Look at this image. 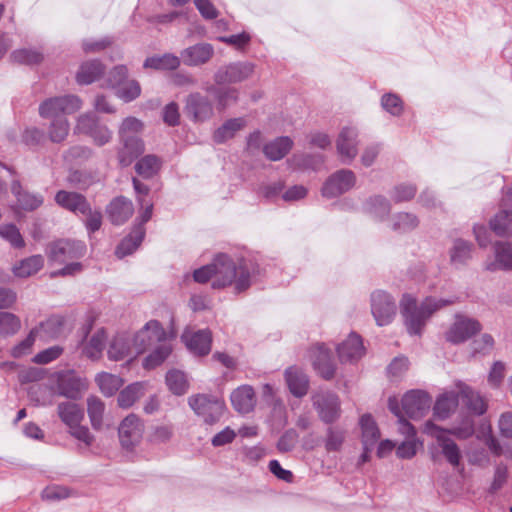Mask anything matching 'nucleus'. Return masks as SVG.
<instances>
[{"label": "nucleus", "mask_w": 512, "mask_h": 512, "mask_svg": "<svg viewBox=\"0 0 512 512\" xmlns=\"http://www.w3.org/2000/svg\"><path fill=\"white\" fill-rule=\"evenodd\" d=\"M188 404L195 414L209 425L218 422L226 410L225 402L222 398L208 394L190 396Z\"/></svg>", "instance_id": "4"}, {"label": "nucleus", "mask_w": 512, "mask_h": 512, "mask_svg": "<svg viewBox=\"0 0 512 512\" xmlns=\"http://www.w3.org/2000/svg\"><path fill=\"white\" fill-rule=\"evenodd\" d=\"M140 94L141 87L136 80H126L123 85L116 90V95L125 102L135 100Z\"/></svg>", "instance_id": "62"}, {"label": "nucleus", "mask_w": 512, "mask_h": 512, "mask_svg": "<svg viewBox=\"0 0 512 512\" xmlns=\"http://www.w3.org/2000/svg\"><path fill=\"white\" fill-rule=\"evenodd\" d=\"M11 193L16 198L17 206L25 211L36 210L44 202V198L41 194L25 190L17 180L13 181L11 184Z\"/></svg>", "instance_id": "26"}, {"label": "nucleus", "mask_w": 512, "mask_h": 512, "mask_svg": "<svg viewBox=\"0 0 512 512\" xmlns=\"http://www.w3.org/2000/svg\"><path fill=\"white\" fill-rule=\"evenodd\" d=\"M168 337L169 335L159 321L150 320L135 334L133 346L139 354L153 345L166 342Z\"/></svg>", "instance_id": "10"}, {"label": "nucleus", "mask_w": 512, "mask_h": 512, "mask_svg": "<svg viewBox=\"0 0 512 512\" xmlns=\"http://www.w3.org/2000/svg\"><path fill=\"white\" fill-rule=\"evenodd\" d=\"M388 407L390 411L399 418L398 423L399 427L398 430L401 434L406 436V439L409 438H416L415 434V428L413 425H411L407 420L404 419L402 411L399 407V401L396 397H390L388 400Z\"/></svg>", "instance_id": "52"}, {"label": "nucleus", "mask_w": 512, "mask_h": 512, "mask_svg": "<svg viewBox=\"0 0 512 512\" xmlns=\"http://www.w3.org/2000/svg\"><path fill=\"white\" fill-rule=\"evenodd\" d=\"M312 404L320 420L326 424H331L340 417L339 397L331 391H318L313 394Z\"/></svg>", "instance_id": "9"}, {"label": "nucleus", "mask_w": 512, "mask_h": 512, "mask_svg": "<svg viewBox=\"0 0 512 512\" xmlns=\"http://www.w3.org/2000/svg\"><path fill=\"white\" fill-rule=\"evenodd\" d=\"M144 422L136 414L127 415L119 424L118 437L120 445L127 451H132L143 438Z\"/></svg>", "instance_id": "7"}, {"label": "nucleus", "mask_w": 512, "mask_h": 512, "mask_svg": "<svg viewBox=\"0 0 512 512\" xmlns=\"http://www.w3.org/2000/svg\"><path fill=\"white\" fill-rule=\"evenodd\" d=\"M490 229L499 237H512V211L501 210L489 222Z\"/></svg>", "instance_id": "44"}, {"label": "nucleus", "mask_w": 512, "mask_h": 512, "mask_svg": "<svg viewBox=\"0 0 512 512\" xmlns=\"http://www.w3.org/2000/svg\"><path fill=\"white\" fill-rule=\"evenodd\" d=\"M457 298L426 297L421 303L408 294L403 295L400 301V311L404 325L410 335L421 336L432 315L440 309L452 305Z\"/></svg>", "instance_id": "2"}, {"label": "nucleus", "mask_w": 512, "mask_h": 512, "mask_svg": "<svg viewBox=\"0 0 512 512\" xmlns=\"http://www.w3.org/2000/svg\"><path fill=\"white\" fill-rule=\"evenodd\" d=\"M86 402L90 423L95 430H100L103 425L105 403L95 395H90Z\"/></svg>", "instance_id": "47"}, {"label": "nucleus", "mask_w": 512, "mask_h": 512, "mask_svg": "<svg viewBox=\"0 0 512 512\" xmlns=\"http://www.w3.org/2000/svg\"><path fill=\"white\" fill-rule=\"evenodd\" d=\"M106 212L113 224L122 225L133 215L134 206L131 200L124 196H119L109 203Z\"/></svg>", "instance_id": "25"}, {"label": "nucleus", "mask_w": 512, "mask_h": 512, "mask_svg": "<svg viewBox=\"0 0 512 512\" xmlns=\"http://www.w3.org/2000/svg\"><path fill=\"white\" fill-rule=\"evenodd\" d=\"M160 165L161 162L157 156L146 155L136 163L135 170L141 177L149 179L157 173Z\"/></svg>", "instance_id": "53"}, {"label": "nucleus", "mask_w": 512, "mask_h": 512, "mask_svg": "<svg viewBox=\"0 0 512 512\" xmlns=\"http://www.w3.org/2000/svg\"><path fill=\"white\" fill-rule=\"evenodd\" d=\"M186 111L194 121L202 122L213 115V106L207 97L200 93H193L187 98Z\"/></svg>", "instance_id": "22"}, {"label": "nucleus", "mask_w": 512, "mask_h": 512, "mask_svg": "<svg viewBox=\"0 0 512 512\" xmlns=\"http://www.w3.org/2000/svg\"><path fill=\"white\" fill-rule=\"evenodd\" d=\"M37 336L38 329H31L25 339L12 347L10 351L11 356L14 358H21L30 354Z\"/></svg>", "instance_id": "58"}, {"label": "nucleus", "mask_w": 512, "mask_h": 512, "mask_svg": "<svg viewBox=\"0 0 512 512\" xmlns=\"http://www.w3.org/2000/svg\"><path fill=\"white\" fill-rule=\"evenodd\" d=\"M20 329L21 320L17 315L6 311L0 312V336H13L17 334Z\"/></svg>", "instance_id": "50"}, {"label": "nucleus", "mask_w": 512, "mask_h": 512, "mask_svg": "<svg viewBox=\"0 0 512 512\" xmlns=\"http://www.w3.org/2000/svg\"><path fill=\"white\" fill-rule=\"evenodd\" d=\"M132 339L127 333H117L109 341L107 356L111 361H120L132 352Z\"/></svg>", "instance_id": "27"}, {"label": "nucleus", "mask_w": 512, "mask_h": 512, "mask_svg": "<svg viewBox=\"0 0 512 512\" xmlns=\"http://www.w3.org/2000/svg\"><path fill=\"white\" fill-rule=\"evenodd\" d=\"M424 431L436 439L442 455L449 464L457 467L462 459L461 450L455 441L446 434V430L440 428L431 421H427L425 423Z\"/></svg>", "instance_id": "8"}, {"label": "nucleus", "mask_w": 512, "mask_h": 512, "mask_svg": "<svg viewBox=\"0 0 512 512\" xmlns=\"http://www.w3.org/2000/svg\"><path fill=\"white\" fill-rule=\"evenodd\" d=\"M214 289L233 286L236 293H241L251 286L255 274L254 266L245 259H234L226 253H218L212 260Z\"/></svg>", "instance_id": "1"}, {"label": "nucleus", "mask_w": 512, "mask_h": 512, "mask_svg": "<svg viewBox=\"0 0 512 512\" xmlns=\"http://www.w3.org/2000/svg\"><path fill=\"white\" fill-rule=\"evenodd\" d=\"M212 44L200 42L191 45L180 52L181 59L186 66L198 67L207 64L214 56Z\"/></svg>", "instance_id": "16"}, {"label": "nucleus", "mask_w": 512, "mask_h": 512, "mask_svg": "<svg viewBox=\"0 0 512 512\" xmlns=\"http://www.w3.org/2000/svg\"><path fill=\"white\" fill-rule=\"evenodd\" d=\"M104 71V67L98 60L84 62L77 74L76 80L80 85H88L96 81Z\"/></svg>", "instance_id": "41"}, {"label": "nucleus", "mask_w": 512, "mask_h": 512, "mask_svg": "<svg viewBox=\"0 0 512 512\" xmlns=\"http://www.w3.org/2000/svg\"><path fill=\"white\" fill-rule=\"evenodd\" d=\"M337 353L342 363H354L362 358L365 348L361 337L352 332L347 339L337 346Z\"/></svg>", "instance_id": "20"}, {"label": "nucleus", "mask_w": 512, "mask_h": 512, "mask_svg": "<svg viewBox=\"0 0 512 512\" xmlns=\"http://www.w3.org/2000/svg\"><path fill=\"white\" fill-rule=\"evenodd\" d=\"M57 415L60 420L69 428L73 425L80 424L84 419L83 408L72 401L60 402L57 406Z\"/></svg>", "instance_id": "33"}, {"label": "nucleus", "mask_w": 512, "mask_h": 512, "mask_svg": "<svg viewBox=\"0 0 512 512\" xmlns=\"http://www.w3.org/2000/svg\"><path fill=\"white\" fill-rule=\"evenodd\" d=\"M401 406L409 418H421L431 406V397L424 391L411 390L402 397Z\"/></svg>", "instance_id": "15"}, {"label": "nucleus", "mask_w": 512, "mask_h": 512, "mask_svg": "<svg viewBox=\"0 0 512 512\" xmlns=\"http://www.w3.org/2000/svg\"><path fill=\"white\" fill-rule=\"evenodd\" d=\"M182 339L187 348L196 355L204 356L211 350L212 335L208 329L196 332L186 330L182 335Z\"/></svg>", "instance_id": "21"}, {"label": "nucleus", "mask_w": 512, "mask_h": 512, "mask_svg": "<svg viewBox=\"0 0 512 512\" xmlns=\"http://www.w3.org/2000/svg\"><path fill=\"white\" fill-rule=\"evenodd\" d=\"M143 129L142 122L135 117H127L123 120L119 128L120 140L128 139L130 137L139 136Z\"/></svg>", "instance_id": "61"}, {"label": "nucleus", "mask_w": 512, "mask_h": 512, "mask_svg": "<svg viewBox=\"0 0 512 512\" xmlns=\"http://www.w3.org/2000/svg\"><path fill=\"white\" fill-rule=\"evenodd\" d=\"M172 352V346L171 344L166 341L163 342L146 356V358L143 361V366L145 369H154L157 366L161 365L171 354Z\"/></svg>", "instance_id": "48"}, {"label": "nucleus", "mask_w": 512, "mask_h": 512, "mask_svg": "<svg viewBox=\"0 0 512 512\" xmlns=\"http://www.w3.org/2000/svg\"><path fill=\"white\" fill-rule=\"evenodd\" d=\"M362 212L376 222H383L391 212V203L383 195H372L363 202Z\"/></svg>", "instance_id": "23"}, {"label": "nucleus", "mask_w": 512, "mask_h": 512, "mask_svg": "<svg viewBox=\"0 0 512 512\" xmlns=\"http://www.w3.org/2000/svg\"><path fill=\"white\" fill-rule=\"evenodd\" d=\"M98 124L99 119L94 113H84L77 118L74 132L78 134L90 135V133L98 126Z\"/></svg>", "instance_id": "60"}, {"label": "nucleus", "mask_w": 512, "mask_h": 512, "mask_svg": "<svg viewBox=\"0 0 512 512\" xmlns=\"http://www.w3.org/2000/svg\"><path fill=\"white\" fill-rule=\"evenodd\" d=\"M245 126L243 118H234L226 121L214 133V140L217 143H223L234 137L235 133Z\"/></svg>", "instance_id": "49"}, {"label": "nucleus", "mask_w": 512, "mask_h": 512, "mask_svg": "<svg viewBox=\"0 0 512 512\" xmlns=\"http://www.w3.org/2000/svg\"><path fill=\"white\" fill-rule=\"evenodd\" d=\"M106 341L107 336L105 329H97L83 344L82 354L92 361L99 360L102 357Z\"/></svg>", "instance_id": "31"}, {"label": "nucleus", "mask_w": 512, "mask_h": 512, "mask_svg": "<svg viewBox=\"0 0 512 512\" xmlns=\"http://www.w3.org/2000/svg\"><path fill=\"white\" fill-rule=\"evenodd\" d=\"M0 236L8 241L14 248H23L25 241L14 224H3L0 226Z\"/></svg>", "instance_id": "59"}, {"label": "nucleus", "mask_w": 512, "mask_h": 512, "mask_svg": "<svg viewBox=\"0 0 512 512\" xmlns=\"http://www.w3.org/2000/svg\"><path fill=\"white\" fill-rule=\"evenodd\" d=\"M285 379L290 392L295 397H303L307 394L309 380L307 375L296 367H289L285 371Z\"/></svg>", "instance_id": "30"}, {"label": "nucleus", "mask_w": 512, "mask_h": 512, "mask_svg": "<svg viewBox=\"0 0 512 512\" xmlns=\"http://www.w3.org/2000/svg\"><path fill=\"white\" fill-rule=\"evenodd\" d=\"M473 244L467 240L458 238L453 241L449 249V258L452 265L462 267L468 264L473 255Z\"/></svg>", "instance_id": "29"}, {"label": "nucleus", "mask_w": 512, "mask_h": 512, "mask_svg": "<svg viewBox=\"0 0 512 512\" xmlns=\"http://www.w3.org/2000/svg\"><path fill=\"white\" fill-rule=\"evenodd\" d=\"M253 65L246 62H236L221 67L214 76L218 84L241 82L253 73Z\"/></svg>", "instance_id": "18"}, {"label": "nucleus", "mask_w": 512, "mask_h": 512, "mask_svg": "<svg viewBox=\"0 0 512 512\" xmlns=\"http://www.w3.org/2000/svg\"><path fill=\"white\" fill-rule=\"evenodd\" d=\"M460 399L473 415H483L487 410V403L484 398L466 385L460 386Z\"/></svg>", "instance_id": "35"}, {"label": "nucleus", "mask_w": 512, "mask_h": 512, "mask_svg": "<svg viewBox=\"0 0 512 512\" xmlns=\"http://www.w3.org/2000/svg\"><path fill=\"white\" fill-rule=\"evenodd\" d=\"M181 61V56L178 57L172 53H165L146 58L143 66L155 70H176L179 68Z\"/></svg>", "instance_id": "42"}, {"label": "nucleus", "mask_w": 512, "mask_h": 512, "mask_svg": "<svg viewBox=\"0 0 512 512\" xmlns=\"http://www.w3.org/2000/svg\"><path fill=\"white\" fill-rule=\"evenodd\" d=\"M480 330L481 324L476 319L456 314L453 324L445 333V338L450 343L460 344L470 339Z\"/></svg>", "instance_id": "12"}, {"label": "nucleus", "mask_w": 512, "mask_h": 512, "mask_svg": "<svg viewBox=\"0 0 512 512\" xmlns=\"http://www.w3.org/2000/svg\"><path fill=\"white\" fill-rule=\"evenodd\" d=\"M460 399V391H448L441 394L434 405V415L441 420L448 418L457 408Z\"/></svg>", "instance_id": "32"}, {"label": "nucleus", "mask_w": 512, "mask_h": 512, "mask_svg": "<svg viewBox=\"0 0 512 512\" xmlns=\"http://www.w3.org/2000/svg\"><path fill=\"white\" fill-rule=\"evenodd\" d=\"M358 147V129L353 126L343 127L336 140V149L340 161L346 165L351 164L358 155Z\"/></svg>", "instance_id": "11"}, {"label": "nucleus", "mask_w": 512, "mask_h": 512, "mask_svg": "<svg viewBox=\"0 0 512 512\" xmlns=\"http://www.w3.org/2000/svg\"><path fill=\"white\" fill-rule=\"evenodd\" d=\"M231 403L240 413H249L255 406V393L251 386L243 385L235 389L231 396Z\"/></svg>", "instance_id": "28"}, {"label": "nucleus", "mask_w": 512, "mask_h": 512, "mask_svg": "<svg viewBox=\"0 0 512 512\" xmlns=\"http://www.w3.org/2000/svg\"><path fill=\"white\" fill-rule=\"evenodd\" d=\"M70 130V124L66 117L52 119L48 128L49 139L54 143H60L66 139Z\"/></svg>", "instance_id": "55"}, {"label": "nucleus", "mask_w": 512, "mask_h": 512, "mask_svg": "<svg viewBox=\"0 0 512 512\" xmlns=\"http://www.w3.org/2000/svg\"><path fill=\"white\" fill-rule=\"evenodd\" d=\"M145 236V227L141 224H136L131 233L126 236L116 248V255L123 258L132 254L142 243Z\"/></svg>", "instance_id": "34"}, {"label": "nucleus", "mask_w": 512, "mask_h": 512, "mask_svg": "<svg viewBox=\"0 0 512 512\" xmlns=\"http://www.w3.org/2000/svg\"><path fill=\"white\" fill-rule=\"evenodd\" d=\"M95 382L106 397L113 396L124 383L121 377L108 372L98 373L95 376Z\"/></svg>", "instance_id": "45"}, {"label": "nucleus", "mask_w": 512, "mask_h": 512, "mask_svg": "<svg viewBox=\"0 0 512 512\" xmlns=\"http://www.w3.org/2000/svg\"><path fill=\"white\" fill-rule=\"evenodd\" d=\"M127 76L128 69L126 66H115L107 75L105 80L106 86L117 90L127 80Z\"/></svg>", "instance_id": "64"}, {"label": "nucleus", "mask_w": 512, "mask_h": 512, "mask_svg": "<svg viewBox=\"0 0 512 512\" xmlns=\"http://www.w3.org/2000/svg\"><path fill=\"white\" fill-rule=\"evenodd\" d=\"M494 258L484 263L488 272L512 271V244L498 241L493 246Z\"/></svg>", "instance_id": "17"}, {"label": "nucleus", "mask_w": 512, "mask_h": 512, "mask_svg": "<svg viewBox=\"0 0 512 512\" xmlns=\"http://www.w3.org/2000/svg\"><path fill=\"white\" fill-rule=\"evenodd\" d=\"M312 363L315 370L326 380L335 375V364L331 357V351L325 344H317L311 351Z\"/></svg>", "instance_id": "19"}, {"label": "nucleus", "mask_w": 512, "mask_h": 512, "mask_svg": "<svg viewBox=\"0 0 512 512\" xmlns=\"http://www.w3.org/2000/svg\"><path fill=\"white\" fill-rule=\"evenodd\" d=\"M417 187L411 183H401L393 187L390 192L392 201L396 204L410 201L414 198Z\"/></svg>", "instance_id": "56"}, {"label": "nucleus", "mask_w": 512, "mask_h": 512, "mask_svg": "<svg viewBox=\"0 0 512 512\" xmlns=\"http://www.w3.org/2000/svg\"><path fill=\"white\" fill-rule=\"evenodd\" d=\"M360 426L363 447L373 449L380 438V432L370 414H365L360 418Z\"/></svg>", "instance_id": "43"}, {"label": "nucleus", "mask_w": 512, "mask_h": 512, "mask_svg": "<svg viewBox=\"0 0 512 512\" xmlns=\"http://www.w3.org/2000/svg\"><path fill=\"white\" fill-rule=\"evenodd\" d=\"M166 384L175 395L185 394L189 387L186 375L179 370H171L166 374Z\"/></svg>", "instance_id": "54"}, {"label": "nucleus", "mask_w": 512, "mask_h": 512, "mask_svg": "<svg viewBox=\"0 0 512 512\" xmlns=\"http://www.w3.org/2000/svg\"><path fill=\"white\" fill-rule=\"evenodd\" d=\"M144 395V385L140 382H135L120 391L117 403L120 408L128 409Z\"/></svg>", "instance_id": "46"}, {"label": "nucleus", "mask_w": 512, "mask_h": 512, "mask_svg": "<svg viewBox=\"0 0 512 512\" xmlns=\"http://www.w3.org/2000/svg\"><path fill=\"white\" fill-rule=\"evenodd\" d=\"M293 142L287 137H278L263 147L265 156L271 161L282 159L292 148Z\"/></svg>", "instance_id": "40"}, {"label": "nucleus", "mask_w": 512, "mask_h": 512, "mask_svg": "<svg viewBox=\"0 0 512 512\" xmlns=\"http://www.w3.org/2000/svg\"><path fill=\"white\" fill-rule=\"evenodd\" d=\"M123 147L118 153L122 166H128L132 161L144 152V143L139 136L121 140Z\"/></svg>", "instance_id": "37"}, {"label": "nucleus", "mask_w": 512, "mask_h": 512, "mask_svg": "<svg viewBox=\"0 0 512 512\" xmlns=\"http://www.w3.org/2000/svg\"><path fill=\"white\" fill-rule=\"evenodd\" d=\"M355 184V173L349 169H340L326 180L322 187V195L326 198L337 197L351 190Z\"/></svg>", "instance_id": "13"}, {"label": "nucleus", "mask_w": 512, "mask_h": 512, "mask_svg": "<svg viewBox=\"0 0 512 512\" xmlns=\"http://www.w3.org/2000/svg\"><path fill=\"white\" fill-rule=\"evenodd\" d=\"M382 108L392 116H400L403 112V101L394 93H386L381 97Z\"/></svg>", "instance_id": "63"}, {"label": "nucleus", "mask_w": 512, "mask_h": 512, "mask_svg": "<svg viewBox=\"0 0 512 512\" xmlns=\"http://www.w3.org/2000/svg\"><path fill=\"white\" fill-rule=\"evenodd\" d=\"M371 311L377 325H388L396 315L395 301L388 293L375 291L371 295Z\"/></svg>", "instance_id": "14"}, {"label": "nucleus", "mask_w": 512, "mask_h": 512, "mask_svg": "<svg viewBox=\"0 0 512 512\" xmlns=\"http://www.w3.org/2000/svg\"><path fill=\"white\" fill-rule=\"evenodd\" d=\"M48 386L53 393L72 400L80 399L87 389L85 379L73 370H61L50 374Z\"/></svg>", "instance_id": "3"}, {"label": "nucleus", "mask_w": 512, "mask_h": 512, "mask_svg": "<svg viewBox=\"0 0 512 512\" xmlns=\"http://www.w3.org/2000/svg\"><path fill=\"white\" fill-rule=\"evenodd\" d=\"M10 58L18 64L33 65L42 62L43 54L41 51L32 48H21L14 50Z\"/></svg>", "instance_id": "51"}, {"label": "nucleus", "mask_w": 512, "mask_h": 512, "mask_svg": "<svg viewBox=\"0 0 512 512\" xmlns=\"http://www.w3.org/2000/svg\"><path fill=\"white\" fill-rule=\"evenodd\" d=\"M43 266L44 257L39 254L32 255L17 262L13 266L12 272L18 278H28L40 271Z\"/></svg>", "instance_id": "39"}, {"label": "nucleus", "mask_w": 512, "mask_h": 512, "mask_svg": "<svg viewBox=\"0 0 512 512\" xmlns=\"http://www.w3.org/2000/svg\"><path fill=\"white\" fill-rule=\"evenodd\" d=\"M509 477V469L507 464L504 462H499L495 465L494 475L488 492L490 494H495L497 491L502 489L504 485L507 483Z\"/></svg>", "instance_id": "57"}, {"label": "nucleus", "mask_w": 512, "mask_h": 512, "mask_svg": "<svg viewBox=\"0 0 512 512\" xmlns=\"http://www.w3.org/2000/svg\"><path fill=\"white\" fill-rule=\"evenodd\" d=\"M55 202L75 214H88L90 212V205L86 198L76 192L60 190L55 195Z\"/></svg>", "instance_id": "24"}, {"label": "nucleus", "mask_w": 512, "mask_h": 512, "mask_svg": "<svg viewBox=\"0 0 512 512\" xmlns=\"http://www.w3.org/2000/svg\"><path fill=\"white\" fill-rule=\"evenodd\" d=\"M46 253L51 263L65 264L82 258L86 253V245L82 241L59 240L51 243Z\"/></svg>", "instance_id": "6"}, {"label": "nucleus", "mask_w": 512, "mask_h": 512, "mask_svg": "<svg viewBox=\"0 0 512 512\" xmlns=\"http://www.w3.org/2000/svg\"><path fill=\"white\" fill-rule=\"evenodd\" d=\"M82 101L76 95L52 97L43 101L39 106V114L46 119L65 117L81 109Z\"/></svg>", "instance_id": "5"}, {"label": "nucleus", "mask_w": 512, "mask_h": 512, "mask_svg": "<svg viewBox=\"0 0 512 512\" xmlns=\"http://www.w3.org/2000/svg\"><path fill=\"white\" fill-rule=\"evenodd\" d=\"M420 224L418 216L411 212L395 213L390 219V228L399 234L411 233Z\"/></svg>", "instance_id": "38"}, {"label": "nucleus", "mask_w": 512, "mask_h": 512, "mask_svg": "<svg viewBox=\"0 0 512 512\" xmlns=\"http://www.w3.org/2000/svg\"><path fill=\"white\" fill-rule=\"evenodd\" d=\"M65 320L62 316H51L47 320L41 322L34 329H38V336L45 340H53L64 334Z\"/></svg>", "instance_id": "36"}]
</instances>
